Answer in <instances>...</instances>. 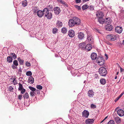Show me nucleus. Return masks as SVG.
<instances>
[{
  "label": "nucleus",
  "mask_w": 124,
  "mask_h": 124,
  "mask_svg": "<svg viewBox=\"0 0 124 124\" xmlns=\"http://www.w3.org/2000/svg\"><path fill=\"white\" fill-rule=\"evenodd\" d=\"M44 16L45 17H46L48 19H50L52 17V13L49 12L48 9L47 8H45L44 9Z\"/></svg>",
  "instance_id": "obj_1"
},
{
  "label": "nucleus",
  "mask_w": 124,
  "mask_h": 124,
  "mask_svg": "<svg viewBox=\"0 0 124 124\" xmlns=\"http://www.w3.org/2000/svg\"><path fill=\"white\" fill-rule=\"evenodd\" d=\"M99 72L101 76H106L107 73V71L106 69L103 67L99 68Z\"/></svg>",
  "instance_id": "obj_2"
},
{
  "label": "nucleus",
  "mask_w": 124,
  "mask_h": 124,
  "mask_svg": "<svg viewBox=\"0 0 124 124\" xmlns=\"http://www.w3.org/2000/svg\"><path fill=\"white\" fill-rule=\"evenodd\" d=\"M24 99V104L27 105V103H28L30 100L29 94L28 93L26 92L23 95Z\"/></svg>",
  "instance_id": "obj_3"
},
{
  "label": "nucleus",
  "mask_w": 124,
  "mask_h": 124,
  "mask_svg": "<svg viewBox=\"0 0 124 124\" xmlns=\"http://www.w3.org/2000/svg\"><path fill=\"white\" fill-rule=\"evenodd\" d=\"M96 61L100 65H102L104 63L105 60L102 57L99 56L97 59Z\"/></svg>",
  "instance_id": "obj_4"
},
{
  "label": "nucleus",
  "mask_w": 124,
  "mask_h": 124,
  "mask_svg": "<svg viewBox=\"0 0 124 124\" xmlns=\"http://www.w3.org/2000/svg\"><path fill=\"white\" fill-rule=\"evenodd\" d=\"M123 29L121 27L117 26L115 28V32L118 34L121 33L123 31Z\"/></svg>",
  "instance_id": "obj_5"
},
{
  "label": "nucleus",
  "mask_w": 124,
  "mask_h": 124,
  "mask_svg": "<svg viewBox=\"0 0 124 124\" xmlns=\"http://www.w3.org/2000/svg\"><path fill=\"white\" fill-rule=\"evenodd\" d=\"M73 18L76 25H78L80 24L81 22L80 19L76 17H74Z\"/></svg>",
  "instance_id": "obj_6"
},
{
  "label": "nucleus",
  "mask_w": 124,
  "mask_h": 124,
  "mask_svg": "<svg viewBox=\"0 0 124 124\" xmlns=\"http://www.w3.org/2000/svg\"><path fill=\"white\" fill-rule=\"evenodd\" d=\"M96 15L99 18H102L104 16L103 13L101 11H98L96 12Z\"/></svg>",
  "instance_id": "obj_7"
},
{
  "label": "nucleus",
  "mask_w": 124,
  "mask_h": 124,
  "mask_svg": "<svg viewBox=\"0 0 124 124\" xmlns=\"http://www.w3.org/2000/svg\"><path fill=\"white\" fill-rule=\"evenodd\" d=\"M108 36L109 39L111 41H114L116 39V37L115 35L111 34L108 35Z\"/></svg>",
  "instance_id": "obj_8"
},
{
  "label": "nucleus",
  "mask_w": 124,
  "mask_h": 124,
  "mask_svg": "<svg viewBox=\"0 0 124 124\" xmlns=\"http://www.w3.org/2000/svg\"><path fill=\"white\" fill-rule=\"evenodd\" d=\"M54 13L56 15H58L61 12V10L59 7H56L54 8Z\"/></svg>",
  "instance_id": "obj_9"
},
{
  "label": "nucleus",
  "mask_w": 124,
  "mask_h": 124,
  "mask_svg": "<svg viewBox=\"0 0 124 124\" xmlns=\"http://www.w3.org/2000/svg\"><path fill=\"white\" fill-rule=\"evenodd\" d=\"M94 92L93 90H89L87 93L88 96L90 98L93 97L94 95Z\"/></svg>",
  "instance_id": "obj_10"
},
{
  "label": "nucleus",
  "mask_w": 124,
  "mask_h": 124,
  "mask_svg": "<svg viewBox=\"0 0 124 124\" xmlns=\"http://www.w3.org/2000/svg\"><path fill=\"white\" fill-rule=\"evenodd\" d=\"M73 18L72 19L70 20L68 22V25L70 27L76 25L74 22Z\"/></svg>",
  "instance_id": "obj_11"
},
{
  "label": "nucleus",
  "mask_w": 124,
  "mask_h": 124,
  "mask_svg": "<svg viewBox=\"0 0 124 124\" xmlns=\"http://www.w3.org/2000/svg\"><path fill=\"white\" fill-rule=\"evenodd\" d=\"M82 116L85 118H88L89 115V113L87 110H84L82 113Z\"/></svg>",
  "instance_id": "obj_12"
},
{
  "label": "nucleus",
  "mask_w": 124,
  "mask_h": 124,
  "mask_svg": "<svg viewBox=\"0 0 124 124\" xmlns=\"http://www.w3.org/2000/svg\"><path fill=\"white\" fill-rule=\"evenodd\" d=\"M85 35L83 33L80 32L78 33V38L80 40H82L85 38Z\"/></svg>",
  "instance_id": "obj_13"
},
{
  "label": "nucleus",
  "mask_w": 124,
  "mask_h": 124,
  "mask_svg": "<svg viewBox=\"0 0 124 124\" xmlns=\"http://www.w3.org/2000/svg\"><path fill=\"white\" fill-rule=\"evenodd\" d=\"M44 9L43 11L41 10H39L37 11V14L38 16L39 17H42L44 15Z\"/></svg>",
  "instance_id": "obj_14"
},
{
  "label": "nucleus",
  "mask_w": 124,
  "mask_h": 124,
  "mask_svg": "<svg viewBox=\"0 0 124 124\" xmlns=\"http://www.w3.org/2000/svg\"><path fill=\"white\" fill-rule=\"evenodd\" d=\"M18 65V61L16 60H14L13 61V64L11 66L12 68L13 69H16L17 66Z\"/></svg>",
  "instance_id": "obj_15"
},
{
  "label": "nucleus",
  "mask_w": 124,
  "mask_h": 124,
  "mask_svg": "<svg viewBox=\"0 0 124 124\" xmlns=\"http://www.w3.org/2000/svg\"><path fill=\"white\" fill-rule=\"evenodd\" d=\"M75 33L72 30H70L68 32V35L70 37H73L75 36Z\"/></svg>",
  "instance_id": "obj_16"
},
{
  "label": "nucleus",
  "mask_w": 124,
  "mask_h": 124,
  "mask_svg": "<svg viewBox=\"0 0 124 124\" xmlns=\"http://www.w3.org/2000/svg\"><path fill=\"white\" fill-rule=\"evenodd\" d=\"M117 114L119 116H122L124 115V111L122 109H119L117 111Z\"/></svg>",
  "instance_id": "obj_17"
},
{
  "label": "nucleus",
  "mask_w": 124,
  "mask_h": 124,
  "mask_svg": "<svg viewBox=\"0 0 124 124\" xmlns=\"http://www.w3.org/2000/svg\"><path fill=\"white\" fill-rule=\"evenodd\" d=\"M91 57L92 60H95L97 58V54L94 52L92 53L91 55Z\"/></svg>",
  "instance_id": "obj_18"
},
{
  "label": "nucleus",
  "mask_w": 124,
  "mask_h": 124,
  "mask_svg": "<svg viewBox=\"0 0 124 124\" xmlns=\"http://www.w3.org/2000/svg\"><path fill=\"white\" fill-rule=\"evenodd\" d=\"M79 48L82 50L85 49L86 44L85 42L80 43L79 45Z\"/></svg>",
  "instance_id": "obj_19"
},
{
  "label": "nucleus",
  "mask_w": 124,
  "mask_h": 124,
  "mask_svg": "<svg viewBox=\"0 0 124 124\" xmlns=\"http://www.w3.org/2000/svg\"><path fill=\"white\" fill-rule=\"evenodd\" d=\"M87 39L89 42L91 43L92 44L93 43V39L92 36L89 35H87Z\"/></svg>",
  "instance_id": "obj_20"
},
{
  "label": "nucleus",
  "mask_w": 124,
  "mask_h": 124,
  "mask_svg": "<svg viewBox=\"0 0 124 124\" xmlns=\"http://www.w3.org/2000/svg\"><path fill=\"white\" fill-rule=\"evenodd\" d=\"M94 121L93 119H88L85 120V123L86 124H92Z\"/></svg>",
  "instance_id": "obj_21"
},
{
  "label": "nucleus",
  "mask_w": 124,
  "mask_h": 124,
  "mask_svg": "<svg viewBox=\"0 0 124 124\" xmlns=\"http://www.w3.org/2000/svg\"><path fill=\"white\" fill-rule=\"evenodd\" d=\"M105 27L106 30L109 31H111L113 29L112 26L110 24H107Z\"/></svg>",
  "instance_id": "obj_22"
},
{
  "label": "nucleus",
  "mask_w": 124,
  "mask_h": 124,
  "mask_svg": "<svg viewBox=\"0 0 124 124\" xmlns=\"http://www.w3.org/2000/svg\"><path fill=\"white\" fill-rule=\"evenodd\" d=\"M62 26V22L60 21L57 20L56 24V27L57 28H61Z\"/></svg>",
  "instance_id": "obj_23"
},
{
  "label": "nucleus",
  "mask_w": 124,
  "mask_h": 124,
  "mask_svg": "<svg viewBox=\"0 0 124 124\" xmlns=\"http://www.w3.org/2000/svg\"><path fill=\"white\" fill-rule=\"evenodd\" d=\"M92 45L90 44H88L85 46V50L87 51H90L92 49Z\"/></svg>",
  "instance_id": "obj_24"
},
{
  "label": "nucleus",
  "mask_w": 124,
  "mask_h": 124,
  "mask_svg": "<svg viewBox=\"0 0 124 124\" xmlns=\"http://www.w3.org/2000/svg\"><path fill=\"white\" fill-rule=\"evenodd\" d=\"M104 22L107 24H109L111 23V20L109 18H106L104 19Z\"/></svg>",
  "instance_id": "obj_25"
},
{
  "label": "nucleus",
  "mask_w": 124,
  "mask_h": 124,
  "mask_svg": "<svg viewBox=\"0 0 124 124\" xmlns=\"http://www.w3.org/2000/svg\"><path fill=\"white\" fill-rule=\"evenodd\" d=\"M115 122L117 124H119L121 122V119L118 117H114V118Z\"/></svg>",
  "instance_id": "obj_26"
},
{
  "label": "nucleus",
  "mask_w": 124,
  "mask_h": 124,
  "mask_svg": "<svg viewBox=\"0 0 124 124\" xmlns=\"http://www.w3.org/2000/svg\"><path fill=\"white\" fill-rule=\"evenodd\" d=\"M29 83L31 84H32L34 83V78L32 76H30L28 78Z\"/></svg>",
  "instance_id": "obj_27"
},
{
  "label": "nucleus",
  "mask_w": 124,
  "mask_h": 124,
  "mask_svg": "<svg viewBox=\"0 0 124 124\" xmlns=\"http://www.w3.org/2000/svg\"><path fill=\"white\" fill-rule=\"evenodd\" d=\"M22 6L23 7L26 6L27 5V0H24L22 2Z\"/></svg>",
  "instance_id": "obj_28"
},
{
  "label": "nucleus",
  "mask_w": 124,
  "mask_h": 124,
  "mask_svg": "<svg viewBox=\"0 0 124 124\" xmlns=\"http://www.w3.org/2000/svg\"><path fill=\"white\" fill-rule=\"evenodd\" d=\"M7 61L8 62L11 63L12 62L13 58L10 56H8L7 57Z\"/></svg>",
  "instance_id": "obj_29"
},
{
  "label": "nucleus",
  "mask_w": 124,
  "mask_h": 124,
  "mask_svg": "<svg viewBox=\"0 0 124 124\" xmlns=\"http://www.w3.org/2000/svg\"><path fill=\"white\" fill-rule=\"evenodd\" d=\"M100 82L101 84L102 85H104L106 83L105 79L104 78L101 79Z\"/></svg>",
  "instance_id": "obj_30"
},
{
  "label": "nucleus",
  "mask_w": 124,
  "mask_h": 124,
  "mask_svg": "<svg viewBox=\"0 0 124 124\" xmlns=\"http://www.w3.org/2000/svg\"><path fill=\"white\" fill-rule=\"evenodd\" d=\"M9 55H11V57H12V58H13L14 59L16 58L17 56L16 54L14 53H10Z\"/></svg>",
  "instance_id": "obj_31"
},
{
  "label": "nucleus",
  "mask_w": 124,
  "mask_h": 124,
  "mask_svg": "<svg viewBox=\"0 0 124 124\" xmlns=\"http://www.w3.org/2000/svg\"><path fill=\"white\" fill-rule=\"evenodd\" d=\"M124 94V92H123L118 97H117L115 100V101L116 102L120 99Z\"/></svg>",
  "instance_id": "obj_32"
},
{
  "label": "nucleus",
  "mask_w": 124,
  "mask_h": 124,
  "mask_svg": "<svg viewBox=\"0 0 124 124\" xmlns=\"http://www.w3.org/2000/svg\"><path fill=\"white\" fill-rule=\"evenodd\" d=\"M18 85L19 87L18 88V90L19 91H20L21 90H22V89L24 88L22 85L20 83L18 84Z\"/></svg>",
  "instance_id": "obj_33"
},
{
  "label": "nucleus",
  "mask_w": 124,
  "mask_h": 124,
  "mask_svg": "<svg viewBox=\"0 0 124 124\" xmlns=\"http://www.w3.org/2000/svg\"><path fill=\"white\" fill-rule=\"evenodd\" d=\"M62 32L63 33H65L67 31V29L66 27H63L62 29Z\"/></svg>",
  "instance_id": "obj_34"
},
{
  "label": "nucleus",
  "mask_w": 124,
  "mask_h": 124,
  "mask_svg": "<svg viewBox=\"0 0 124 124\" xmlns=\"http://www.w3.org/2000/svg\"><path fill=\"white\" fill-rule=\"evenodd\" d=\"M17 60L19 62H20V64L21 65H23V63L24 61L22 59H21L20 57H19L17 58Z\"/></svg>",
  "instance_id": "obj_35"
},
{
  "label": "nucleus",
  "mask_w": 124,
  "mask_h": 124,
  "mask_svg": "<svg viewBox=\"0 0 124 124\" xmlns=\"http://www.w3.org/2000/svg\"><path fill=\"white\" fill-rule=\"evenodd\" d=\"M88 8V6L87 4H85L82 7V8L83 10H84Z\"/></svg>",
  "instance_id": "obj_36"
},
{
  "label": "nucleus",
  "mask_w": 124,
  "mask_h": 124,
  "mask_svg": "<svg viewBox=\"0 0 124 124\" xmlns=\"http://www.w3.org/2000/svg\"><path fill=\"white\" fill-rule=\"evenodd\" d=\"M38 9L39 8L38 7H34V8L33 9V10L34 13H37V12Z\"/></svg>",
  "instance_id": "obj_37"
},
{
  "label": "nucleus",
  "mask_w": 124,
  "mask_h": 124,
  "mask_svg": "<svg viewBox=\"0 0 124 124\" xmlns=\"http://www.w3.org/2000/svg\"><path fill=\"white\" fill-rule=\"evenodd\" d=\"M26 75L27 76H31L32 75V73L31 71H27L26 72Z\"/></svg>",
  "instance_id": "obj_38"
},
{
  "label": "nucleus",
  "mask_w": 124,
  "mask_h": 124,
  "mask_svg": "<svg viewBox=\"0 0 124 124\" xmlns=\"http://www.w3.org/2000/svg\"><path fill=\"white\" fill-rule=\"evenodd\" d=\"M29 89L32 91L31 92H34V91H35L36 90V89L32 87L29 86Z\"/></svg>",
  "instance_id": "obj_39"
},
{
  "label": "nucleus",
  "mask_w": 124,
  "mask_h": 124,
  "mask_svg": "<svg viewBox=\"0 0 124 124\" xmlns=\"http://www.w3.org/2000/svg\"><path fill=\"white\" fill-rule=\"evenodd\" d=\"M58 30L56 28H54L53 29V32L54 34L56 33L58 31Z\"/></svg>",
  "instance_id": "obj_40"
},
{
  "label": "nucleus",
  "mask_w": 124,
  "mask_h": 124,
  "mask_svg": "<svg viewBox=\"0 0 124 124\" xmlns=\"http://www.w3.org/2000/svg\"><path fill=\"white\" fill-rule=\"evenodd\" d=\"M104 19H103L102 18H99L98 19V21L99 22V23H101L102 22L103 23L104 22Z\"/></svg>",
  "instance_id": "obj_41"
},
{
  "label": "nucleus",
  "mask_w": 124,
  "mask_h": 124,
  "mask_svg": "<svg viewBox=\"0 0 124 124\" xmlns=\"http://www.w3.org/2000/svg\"><path fill=\"white\" fill-rule=\"evenodd\" d=\"M88 9L91 10H94V7L93 5H91L90 6H88Z\"/></svg>",
  "instance_id": "obj_42"
},
{
  "label": "nucleus",
  "mask_w": 124,
  "mask_h": 124,
  "mask_svg": "<svg viewBox=\"0 0 124 124\" xmlns=\"http://www.w3.org/2000/svg\"><path fill=\"white\" fill-rule=\"evenodd\" d=\"M37 89L40 90H41L42 89V87L40 85H38L36 86Z\"/></svg>",
  "instance_id": "obj_43"
},
{
  "label": "nucleus",
  "mask_w": 124,
  "mask_h": 124,
  "mask_svg": "<svg viewBox=\"0 0 124 124\" xmlns=\"http://www.w3.org/2000/svg\"><path fill=\"white\" fill-rule=\"evenodd\" d=\"M30 94V95L32 97V98H33V97L34 96V94H35V93L34 92H31Z\"/></svg>",
  "instance_id": "obj_44"
},
{
  "label": "nucleus",
  "mask_w": 124,
  "mask_h": 124,
  "mask_svg": "<svg viewBox=\"0 0 124 124\" xmlns=\"http://www.w3.org/2000/svg\"><path fill=\"white\" fill-rule=\"evenodd\" d=\"M114 122L112 120H111L107 124H114Z\"/></svg>",
  "instance_id": "obj_45"
},
{
  "label": "nucleus",
  "mask_w": 124,
  "mask_h": 124,
  "mask_svg": "<svg viewBox=\"0 0 124 124\" xmlns=\"http://www.w3.org/2000/svg\"><path fill=\"white\" fill-rule=\"evenodd\" d=\"M14 88L11 86H10L9 87L8 89L10 91V92H12Z\"/></svg>",
  "instance_id": "obj_46"
},
{
  "label": "nucleus",
  "mask_w": 124,
  "mask_h": 124,
  "mask_svg": "<svg viewBox=\"0 0 124 124\" xmlns=\"http://www.w3.org/2000/svg\"><path fill=\"white\" fill-rule=\"evenodd\" d=\"M91 108L93 109L96 108V105H94L93 104H92L91 105Z\"/></svg>",
  "instance_id": "obj_47"
},
{
  "label": "nucleus",
  "mask_w": 124,
  "mask_h": 124,
  "mask_svg": "<svg viewBox=\"0 0 124 124\" xmlns=\"http://www.w3.org/2000/svg\"><path fill=\"white\" fill-rule=\"evenodd\" d=\"M21 93L23 94L25 92L26 90L25 89L23 88L22 89V90H21Z\"/></svg>",
  "instance_id": "obj_48"
},
{
  "label": "nucleus",
  "mask_w": 124,
  "mask_h": 124,
  "mask_svg": "<svg viewBox=\"0 0 124 124\" xmlns=\"http://www.w3.org/2000/svg\"><path fill=\"white\" fill-rule=\"evenodd\" d=\"M23 98L22 95V94L19 95L18 96V99L20 101Z\"/></svg>",
  "instance_id": "obj_49"
},
{
  "label": "nucleus",
  "mask_w": 124,
  "mask_h": 124,
  "mask_svg": "<svg viewBox=\"0 0 124 124\" xmlns=\"http://www.w3.org/2000/svg\"><path fill=\"white\" fill-rule=\"evenodd\" d=\"M75 8L78 9V10L81 9V7L80 6H78L77 5H76L75 6Z\"/></svg>",
  "instance_id": "obj_50"
},
{
  "label": "nucleus",
  "mask_w": 124,
  "mask_h": 124,
  "mask_svg": "<svg viewBox=\"0 0 124 124\" xmlns=\"http://www.w3.org/2000/svg\"><path fill=\"white\" fill-rule=\"evenodd\" d=\"M22 71V70L21 69L20 67V69L18 70V74L20 75L21 74Z\"/></svg>",
  "instance_id": "obj_51"
},
{
  "label": "nucleus",
  "mask_w": 124,
  "mask_h": 124,
  "mask_svg": "<svg viewBox=\"0 0 124 124\" xmlns=\"http://www.w3.org/2000/svg\"><path fill=\"white\" fill-rule=\"evenodd\" d=\"M26 65L28 67H29L31 66V64L29 62H26Z\"/></svg>",
  "instance_id": "obj_52"
},
{
  "label": "nucleus",
  "mask_w": 124,
  "mask_h": 124,
  "mask_svg": "<svg viewBox=\"0 0 124 124\" xmlns=\"http://www.w3.org/2000/svg\"><path fill=\"white\" fill-rule=\"evenodd\" d=\"M12 82L13 83V84L15 85L17 84V81L16 80L13 81Z\"/></svg>",
  "instance_id": "obj_53"
},
{
  "label": "nucleus",
  "mask_w": 124,
  "mask_h": 124,
  "mask_svg": "<svg viewBox=\"0 0 124 124\" xmlns=\"http://www.w3.org/2000/svg\"><path fill=\"white\" fill-rule=\"evenodd\" d=\"M35 91V92H36V94H39L40 93V92H39L40 91L39 90H36Z\"/></svg>",
  "instance_id": "obj_54"
},
{
  "label": "nucleus",
  "mask_w": 124,
  "mask_h": 124,
  "mask_svg": "<svg viewBox=\"0 0 124 124\" xmlns=\"http://www.w3.org/2000/svg\"><path fill=\"white\" fill-rule=\"evenodd\" d=\"M81 0H76L75 2L77 3H78L81 2Z\"/></svg>",
  "instance_id": "obj_55"
},
{
  "label": "nucleus",
  "mask_w": 124,
  "mask_h": 124,
  "mask_svg": "<svg viewBox=\"0 0 124 124\" xmlns=\"http://www.w3.org/2000/svg\"><path fill=\"white\" fill-rule=\"evenodd\" d=\"M48 8L49 9H51L52 8V6L51 5H49L47 6Z\"/></svg>",
  "instance_id": "obj_56"
},
{
  "label": "nucleus",
  "mask_w": 124,
  "mask_h": 124,
  "mask_svg": "<svg viewBox=\"0 0 124 124\" xmlns=\"http://www.w3.org/2000/svg\"><path fill=\"white\" fill-rule=\"evenodd\" d=\"M106 43L108 44L109 45H111L112 44L109 42V41H106Z\"/></svg>",
  "instance_id": "obj_57"
},
{
  "label": "nucleus",
  "mask_w": 124,
  "mask_h": 124,
  "mask_svg": "<svg viewBox=\"0 0 124 124\" xmlns=\"http://www.w3.org/2000/svg\"><path fill=\"white\" fill-rule=\"evenodd\" d=\"M10 79L12 80L13 81H14V80H15L16 79V77L14 78L13 77H12Z\"/></svg>",
  "instance_id": "obj_58"
},
{
  "label": "nucleus",
  "mask_w": 124,
  "mask_h": 124,
  "mask_svg": "<svg viewBox=\"0 0 124 124\" xmlns=\"http://www.w3.org/2000/svg\"><path fill=\"white\" fill-rule=\"evenodd\" d=\"M108 117V116H106L101 122V123L103 122Z\"/></svg>",
  "instance_id": "obj_59"
},
{
  "label": "nucleus",
  "mask_w": 124,
  "mask_h": 124,
  "mask_svg": "<svg viewBox=\"0 0 124 124\" xmlns=\"http://www.w3.org/2000/svg\"><path fill=\"white\" fill-rule=\"evenodd\" d=\"M59 2H60L61 3H62V4H63L64 3V2H65L63 1L62 0H60V1Z\"/></svg>",
  "instance_id": "obj_60"
},
{
  "label": "nucleus",
  "mask_w": 124,
  "mask_h": 124,
  "mask_svg": "<svg viewBox=\"0 0 124 124\" xmlns=\"http://www.w3.org/2000/svg\"><path fill=\"white\" fill-rule=\"evenodd\" d=\"M120 72H122L124 70L121 67H120Z\"/></svg>",
  "instance_id": "obj_61"
},
{
  "label": "nucleus",
  "mask_w": 124,
  "mask_h": 124,
  "mask_svg": "<svg viewBox=\"0 0 124 124\" xmlns=\"http://www.w3.org/2000/svg\"><path fill=\"white\" fill-rule=\"evenodd\" d=\"M96 31L98 33H100V34H101V32H100V31L98 30H96Z\"/></svg>",
  "instance_id": "obj_62"
},
{
  "label": "nucleus",
  "mask_w": 124,
  "mask_h": 124,
  "mask_svg": "<svg viewBox=\"0 0 124 124\" xmlns=\"http://www.w3.org/2000/svg\"><path fill=\"white\" fill-rule=\"evenodd\" d=\"M89 0H82V1H83V2H86L88 1Z\"/></svg>",
  "instance_id": "obj_63"
},
{
  "label": "nucleus",
  "mask_w": 124,
  "mask_h": 124,
  "mask_svg": "<svg viewBox=\"0 0 124 124\" xmlns=\"http://www.w3.org/2000/svg\"><path fill=\"white\" fill-rule=\"evenodd\" d=\"M121 15H122L123 16L121 18L123 19L124 18V15L123 13H122L121 14Z\"/></svg>",
  "instance_id": "obj_64"
}]
</instances>
